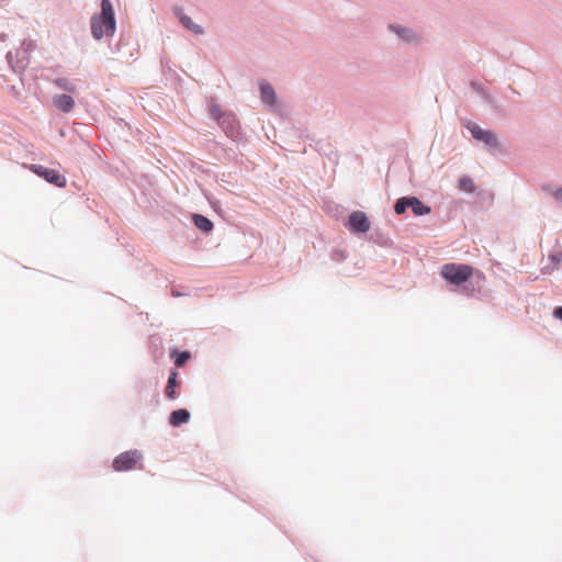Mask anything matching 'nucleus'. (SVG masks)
Returning a JSON list of instances; mask_svg holds the SVG:
<instances>
[{
  "mask_svg": "<svg viewBox=\"0 0 562 562\" xmlns=\"http://www.w3.org/2000/svg\"><path fill=\"white\" fill-rule=\"evenodd\" d=\"M474 268L465 263H446L441 267L440 274L445 280L454 285L467 282L473 274Z\"/></svg>",
  "mask_w": 562,
  "mask_h": 562,
  "instance_id": "obj_2",
  "label": "nucleus"
},
{
  "mask_svg": "<svg viewBox=\"0 0 562 562\" xmlns=\"http://www.w3.org/2000/svg\"><path fill=\"white\" fill-rule=\"evenodd\" d=\"M193 220H194L195 226L199 229H201L205 233L211 232L213 229V223L207 217L198 214V215H194Z\"/></svg>",
  "mask_w": 562,
  "mask_h": 562,
  "instance_id": "obj_12",
  "label": "nucleus"
},
{
  "mask_svg": "<svg viewBox=\"0 0 562 562\" xmlns=\"http://www.w3.org/2000/svg\"><path fill=\"white\" fill-rule=\"evenodd\" d=\"M190 358V353L184 351V352H179V353H176V357H175V364L177 367H182L187 360Z\"/></svg>",
  "mask_w": 562,
  "mask_h": 562,
  "instance_id": "obj_18",
  "label": "nucleus"
},
{
  "mask_svg": "<svg viewBox=\"0 0 562 562\" xmlns=\"http://www.w3.org/2000/svg\"><path fill=\"white\" fill-rule=\"evenodd\" d=\"M30 169L37 176L44 178L49 183H53L59 188H64L66 186V178L55 169L46 168L41 165H32Z\"/></svg>",
  "mask_w": 562,
  "mask_h": 562,
  "instance_id": "obj_4",
  "label": "nucleus"
},
{
  "mask_svg": "<svg viewBox=\"0 0 562 562\" xmlns=\"http://www.w3.org/2000/svg\"><path fill=\"white\" fill-rule=\"evenodd\" d=\"M211 114H212V116H213L214 119H216V120H218V121H220V119H221V116H222V115H221V110H220V108H218V106H215V105H213V106L211 108Z\"/></svg>",
  "mask_w": 562,
  "mask_h": 562,
  "instance_id": "obj_19",
  "label": "nucleus"
},
{
  "mask_svg": "<svg viewBox=\"0 0 562 562\" xmlns=\"http://www.w3.org/2000/svg\"><path fill=\"white\" fill-rule=\"evenodd\" d=\"M180 21L181 23L183 24L184 27H187L188 30L192 31L193 33L195 34H201L202 33V29L196 25L195 23L192 22V20L187 16V15H182L180 18Z\"/></svg>",
  "mask_w": 562,
  "mask_h": 562,
  "instance_id": "obj_14",
  "label": "nucleus"
},
{
  "mask_svg": "<svg viewBox=\"0 0 562 562\" xmlns=\"http://www.w3.org/2000/svg\"><path fill=\"white\" fill-rule=\"evenodd\" d=\"M142 460V453L138 450H130L119 454L113 460V469L117 472L130 471L137 467Z\"/></svg>",
  "mask_w": 562,
  "mask_h": 562,
  "instance_id": "obj_3",
  "label": "nucleus"
},
{
  "mask_svg": "<svg viewBox=\"0 0 562 562\" xmlns=\"http://www.w3.org/2000/svg\"><path fill=\"white\" fill-rule=\"evenodd\" d=\"M393 32H395L398 36L404 38L405 41H413L415 40V35L411 30H407L405 27H402L400 25H391L390 26Z\"/></svg>",
  "mask_w": 562,
  "mask_h": 562,
  "instance_id": "obj_13",
  "label": "nucleus"
},
{
  "mask_svg": "<svg viewBox=\"0 0 562 562\" xmlns=\"http://www.w3.org/2000/svg\"><path fill=\"white\" fill-rule=\"evenodd\" d=\"M459 188L461 190H463V191H467V192H473L474 189H475V186H474V183H473L471 178L463 177L459 181Z\"/></svg>",
  "mask_w": 562,
  "mask_h": 562,
  "instance_id": "obj_16",
  "label": "nucleus"
},
{
  "mask_svg": "<svg viewBox=\"0 0 562 562\" xmlns=\"http://www.w3.org/2000/svg\"><path fill=\"white\" fill-rule=\"evenodd\" d=\"M409 206L415 215H426L430 213V207L423 204L417 198H409Z\"/></svg>",
  "mask_w": 562,
  "mask_h": 562,
  "instance_id": "obj_10",
  "label": "nucleus"
},
{
  "mask_svg": "<svg viewBox=\"0 0 562 562\" xmlns=\"http://www.w3.org/2000/svg\"><path fill=\"white\" fill-rule=\"evenodd\" d=\"M115 32L114 11L110 0L101 1V14L91 18V33L95 40L112 36Z\"/></svg>",
  "mask_w": 562,
  "mask_h": 562,
  "instance_id": "obj_1",
  "label": "nucleus"
},
{
  "mask_svg": "<svg viewBox=\"0 0 562 562\" xmlns=\"http://www.w3.org/2000/svg\"><path fill=\"white\" fill-rule=\"evenodd\" d=\"M177 379H178V373L176 371H172L169 375L167 387H166V396L169 400L176 398V386L179 384Z\"/></svg>",
  "mask_w": 562,
  "mask_h": 562,
  "instance_id": "obj_11",
  "label": "nucleus"
},
{
  "mask_svg": "<svg viewBox=\"0 0 562 562\" xmlns=\"http://www.w3.org/2000/svg\"><path fill=\"white\" fill-rule=\"evenodd\" d=\"M554 315L557 317H559L560 319H562V306L561 307H558L555 311H554Z\"/></svg>",
  "mask_w": 562,
  "mask_h": 562,
  "instance_id": "obj_20",
  "label": "nucleus"
},
{
  "mask_svg": "<svg viewBox=\"0 0 562 562\" xmlns=\"http://www.w3.org/2000/svg\"><path fill=\"white\" fill-rule=\"evenodd\" d=\"M56 86L60 89H65L69 92H75L76 91V87L70 83L67 79L65 78H59L55 81Z\"/></svg>",
  "mask_w": 562,
  "mask_h": 562,
  "instance_id": "obj_17",
  "label": "nucleus"
},
{
  "mask_svg": "<svg viewBox=\"0 0 562 562\" xmlns=\"http://www.w3.org/2000/svg\"><path fill=\"white\" fill-rule=\"evenodd\" d=\"M557 198L562 199V190H559V191L557 192Z\"/></svg>",
  "mask_w": 562,
  "mask_h": 562,
  "instance_id": "obj_21",
  "label": "nucleus"
},
{
  "mask_svg": "<svg viewBox=\"0 0 562 562\" xmlns=\"http://www.w3.org/2000/svg\"><path fill=\"white\" fill-rule=\"evenodd\" d=\"M408 206H409V198H401L396 201V203L394 205V211L396 214H403Z\"/></svg>",
  "mask_w": 562,
  "mask_h": 562,
  "instance_id": "obj_15",
  "label": "nucleus"
},
{
  "mask_svg": "<svg viewBox=\"0 0 562 562\" xmlns=\"http://www.w3.org/2000/svg\"><path fill=\"white\" fill-rule=\"evenodd\" d=\"M190 419V413L184 409L173 411L169 416V424L173 427H179L182 424L188 423Z\"/></svg>",
  "mask_w": 562,
  "mask_h": 562,
  "instance_id": "obj_8",
  "label": "nucleus"
},
{
  "mask_svg": "<svg viewBox=\"0 0 562 562\" xmlns=\"http://www.w3.org/2000/svg\"><path fill=\"white\" fill-rule=\"evenodd\" d=\"M54 105L61 112L68 113L75 106V100L68 94H58L53 98Z\"/></svg>",
  "mask_w": 562,
  "mask_h": 562,
  "instance_id": "obj_7",
  "label": "nucleus"
},
{
  "mask_svg": "<svg viewBox=\"0 0 562 562\" xmlns=\"http://www.w3.org/2000/svg\"><path fill=\"white\" fill-rule=\"evenodd\" d=\"M260 91H261V99L265 103L268 105H274L276 103V93L274 89L271 87V85L267 82H260Z\"/></svg>",
  "mask_w": 562,
  "mask_h": 562,
  "instance_id": "obj_9",
  "label": "nucleus"
},
{
  "mask_svg": "<svg viewBox=\"0 0 562 562\" xmlns=\"http://www.w3.org/2000/svg\"><path fill=\"white\" fill-rule=\"evenodd\" d=\"M349 225L353 232L367 233L370 229V222L363 212L356 211L349 216Z\"/></svg>",
  "mask_w": 562,
  "mask_h": 562,
  "instance_id": "obj_6",
  "label": "nucleus"
},
{
  "mask_svg": "<svg viewBox=\"0 0 562 562\" xmlns=\"http://www.w3.org/2000/svg\"><path fill=\"white\" fill-rule=\"evenodd\" d=\"M468 128L475 139L484 142L491 147L497 146V137L493 132L485 131L474 123H470Z\"/></svg>",
  "mask_w": 562,
  "mask_h": 562,
  "instance_id": "obj_5",
  "label": "nucleus"
}]
</instances>
